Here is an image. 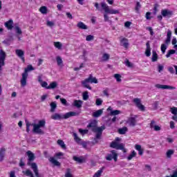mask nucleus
<instances>
[{"instance_id": "obj_1", "label": "nucleus", "mask_w": 177, "mask_h": 177, "mask_svg": "<svg viewBox=\"0 0 177 177\" xmlns=\"http://www.w3.org/2000/svg\"><path fill=\"white\" fill-rule=\"evenodd\" d=\"M46 122L45 120H39L37 124L35 123H30L29 122H26V132L28 133L30 132V127H33L32 133H37V135H44L45 132L42 130V128L45 127Z\"/></svg>"}, {"instance_id": "obj_2", "label": "nucleus", "mask_w": 177, "mask_h": 177, "mask_svg": "<svg viewBox=\"0 0 177 177\" xmlns=\"http://www.w3.org/2000/svg\"><path fill=\"white\" fill-rule=\"evenodd\" d=\"M87 128H91V130L96 133L94 141L95 143H97V139H100L102 137L103 131L106 129V126L102 125L100 127H97V122L96 120H93L88 124Z\"/></svg>"}, {"instance_id": "obj_3", "label": "nucleus", "mask_w": 177, "mask_h": 177, "mask_svg": "<svg viewBox=\"0 0 177 177\" xmlns=\"http://www.w3.org/2000/svg\"><path fill=\"white\" fill-rule=\"evenodd\" d=\"M120 140H121V138L117 137L115 141H113L111 143L110 147H112V149H115L116 150H122L123 153H127L125 145H124V143H118Z\"/></svg>"}, {"instance_id": "obj_4", "label": "nucleus", "mask_w": 177, "mask_h": 177, "mask_svg": "<svg viewBox=\"0 0 177 177\" xmlns=\"http://www.w3.org/2000/svg\"><path fill=\"white\" fill-rule=\"evenodd\" d=\"M34 67L32 65H28L27 68H25L24 72L22 73V77L21 79V86L24 87L27 85V78L28 77V71H32Z\"/></svg>"}, {"instance_id": "obj_5", "label": "nucleus", "mask_w": 177, "mask_h": 177, "mask_svg": "<svg viewBox=\"0 0 177 177\" xmlns=\"http://www.w3.org/2000/svg\"><path fill=\"white\" fill-rule=\"evenodd\" d=\"M171 37H172V32L169 30H167V39L165 41V44H161L160 50L162 53L164 55L167 48H168V45L171 44Z\"/></svg>"}, {"instance_id": "obj_6", "label": "nucleus", "mask_w": 177, "mask_h": 177, "mask_svg": "<svg viewBox=\"0 0 177 177\" xmlns=\"http://www.w3.org/2000/svg\"><path fill=\"white\" fill-rule=\"evenodd\" d=\"M73 138H74V140L76 142V143H77V145H82V147L84 149H86L88 144L86 143V142L82 141V140L80 138H78V135H77V133H73Z\"/></svg>"}, {"instance_id": "obj_7", "label": "nucleus", "mask_w": 177, "mask_h": 177, "mask_svg": "<svg viewBox=\"0 0 177 177\" xmlns=\"http://www.w3.org/2000/svg\"><path fill=\"white\" fill-rule=\"evenodd\" d=\"M133 102L136 104V107L140 110V111H145L146 110V107L142 104V101L140 98H134Z\"/></svg>"}, {"instance_id": "obj_8", "label": "nucleus", "mask_w": 177, "mask_h": 177, "mask_svg": "<svg viewBox=\"0 0 177 177\" xmlns=\"http://www.w3.org/2000/svg\"><path fill=\"white\" fill-rule=\"evenodd\" d=\"M6 59V53L3 50H0V72L2 67L5 66V59Z\"/></svg>"}, {"instance_id": "obj_9", "label": "nucleus", "mask_w": 177, "mask_h": 177, "mask_svg": "<svg viewBox=\"0 0 177 177\" xmlns=\"http://www.w3.org/2000/svg\"><path fill=\"white\" fill-rule=\"evenodd\" d=\"M118 157V154H117V152H115V150H112L111 151V153H109L106 156V160H107V161H111V160L113 159L115 162H117Z\"/></svg>"}, {"instance_id": "obj_10", "label": "nucleus", "mask_w": 177, "mask_h": 177, "mask_svg": "<svg viewBox=\"0 0 177 177\" xmlns=\"http://www.w3.org/2000/svg\"><path fill=\"white\" fill-rule=\"evenodd\" d=\"M161 15L162 17H166L167 19H169L170 17H172V15H174V12L168 9H164L161 10Z\"/></svg>"}, {"instance_id": "obj_11", "label": "nucleus", "mask_w": 177, "mask_h": 177, "mask_svg": "<svg viewBox=\"0 0 177 177\" xmlns=\"http://www.w3.org/2000/svg\"><path fill=\"white\" fill-rule=\"evenodd\" d=\"M155 86L158 89H171V90L176 89V87L175 86H168L165 84H156Z\"/></svg>"}, {"instance_id": "obj_12", "label": "nucleus", "mask_w": 177, "mask_h": 177, "mask_svg": "<svg viewBox=\"0 0 177 177\" xmlns=\"http://www.w3.org/2000/svg\"><path fill=\"white\" fill-rule=\"evenodd\" d=\"M15 53L17 56H18V57H19L22 60L23 63L26 62V60L24 59V51H23V50L17 49L15 50Z\"/></svg>"}, {"instance_id": "obj_13", "label": "nucleus", "mask_w": 177, "mask_h": 177, "mask_svg": "<svg viewBox=\"0 0 177 177\" xmlns=\"http://www.w3.org/2000/svg\"><path fill=\"white\" fill-rule=\"evenodd\" d=\"M127 124L129 125V127H136V118L131 117L129 118L127 121Z\"/></svg>"}, {"instance_id": "obj_14", "label": "nucleus", "mask_w": 177, "mask_h": 177, "mask_svg": "<svg viewBox=\"0 0 177 177\" xmlns=\"http://www.w3.org/2000/svg\"><path fill=\"white\" fill-rule=\"evenodd\" d=\"M120 44L122 46H124L126 49H128V46H129V43H128V39L123 38L120 40Z\"/></svg>"}, {"instance_id": "obj_15", "label": "nucleus", "mask_w": 177, "mask_h": 177, "mask_svg": "<svg viewBox=\"0 0 177 177\" xmlns=\"http://www.w3.org/2000/svg\"><path fill=\"white\" fill-rule=\"evenodd\" d=\"M107 111H111L110 115H118V114H120L121 113V111H120L119 110L113 111L111 106H109V108L107 109Z\"/></svg>"}, {"instance_id": "obj_16", "label": "nucleus", "mask_w": 177, "mask_h": 177, "mask_svg": "<svg viewBox=\"0 0 177 177\" xmlns=\"http://www.w3.org/2000/svg\"><path fill=\"white\" fill-rule=\"evenodd\" d=\"M4 26L8 30H12V28H13V20L10 19L8 21H6Z\"/></svg>"}, {"instance_id": "obj_17", "label": "nucleus", "mask_w": 177, "mask_h": 177, "mask_svg": "<svg viewBox=\"0 0 177 177\" xmlns=\"http://www.w3.org/2000/svg\"><path fill=\"white\" fill-rule=\"evenodd\" d=\"M86 80L90 84H97L98 82L97 79H96V77H93L92 75H90L89 77L86 78Z\"/></svg>"}, {"instance_id": "obj_18", "label": "nucleus", "mask_w": 177, "mask_h": 177, "mask_svg": "<svg viewBox=\"0 0 177 177\" xmlns=\"http://www.w3.org/2000/svg\"><path fill=\"white\" fill-rule=\"evenodd\" d=\"M48 161H50V162H51V164H53L55 165V167H60V162L59 161H57L56 159H55V158H53V157H50L48 159Z\"/></svg>"}, {"instance_id": "obj_19", "label": "nucleus", "mask_w": 177, "mask_h": 177, "mask_svg": "<svg viewBox=\"0 0 177 177\" xmlns=\"http://www.w3.org/2000/svg\"><path fill=\"white\" fill-rule=\"evenodd\" d=\"M6 151V149L1 148L0 149V162L3 161V158H5V153Z\"/></svg>"}, {"instance_id": "obj_20", "label": "nucleus", "mask_w": 177, "mask_h": 177, "mask_svg": "<svg viewBox=\"0 0 177 177\" xmlns=\"http://www.w3.org/2000/svg\"><path fill=\"white\" fill-rule=\"evenodd\" d=\"M82 103L83 102L81 100H75L73 102V106L77 107V109H81V107H82Z\"/></svg>"}, {"instance_id": "obj_21", "label": "nucleus", "mask_w": 177, "mask_h": 177, "mask_svg": "<svg viewBox=\"0 0 177 177\" xmlns=\"http://www.w3.org/2000/svg\"><path fill=\"white\" fill-rule=\"evenodd\" d=\"M13 40V37L10 36V37L2 41V44L6 45V46H9L10 45V42Z\"/></svg>"}, {"instance_id": "obj_22", "label": "nucleus", "mask_w": 177, "mask_h": 177, "mask_svg": "<svg viewBox=\"0 0 177 177\" xmlns=\"http://www.w3.org/2000/svg\"><path fill=\"white\" fill-rule=\"evenodd\" d=\"M136 150L138 151L139 156H143L144 150L142 149V145H135Z\"/></svg>"}, {"instance_id": "obj_23", "label": "nucleus", "mask_w": 177, "mask_h": 177, "mask_svg": "<svg viewBox=\"0 0 177 177\" xmlns=\"http://www.w3.org/2000/svg\"><path fill=\"white\" fill-rule=\"evenodd\" d=\"M102 114H103V109H99L93 113V117L98 118V117H100Z\"/></svg>"}, {"instance_id": "obj_24", "label": "nucleus", "mask_w": 177, "mask_h": 177, "mask_svg": "<svg viewBox=\"0 0 177 177\" xmlns=\"http://www.w3.org/2000/svg\"><path fill=\"white\" fill-rule=\"evenodd\" d=\"M89 82L87 80V79H86L84 81L82 82V85H83V86L84 88H86L87 89H89L90 91H92V87H91V86H89Z\"/></svg>"}, {"instance_id": "obj_25", "label": "nucleus", "mask_w": 177, "mask_h": 177, "mask_svg": "<svg viewBox=\"0 0 177 177\" xmlns=\"http://www.w3.org/2000/svg\"><path fill=\"white\" fill-rule=\"evenodd\" d=\"M73 159L74 160V161H76L79 164H82V162L85 161V159H84L82 156H80V157L73 156Z\"/></svg>"}, {"instance_id": "obj_26", "label": "nucleus", "mask_w": 177, "mask_h": 177, "mask_svg": "<svg viewBox=\"0 0 177 177\" xmlns=\"http://www.w3.org/2000/svg\"><path fill=\"white\" fill-rule=\"evenodd\" d=\"M127 132H128V127H123L118 129V133H120V135H125Z\"/></svg>"}, {"instance_id": "obj_27", "label": "nucleus", "mask_w": 177, "mask_h": 177, "mask_svg": "<svg viewBox=\"0 0 177 177\" xmlns=\"http://www.w3.org/2000/svg\"><path fill=\"white\" fill-rule=\"evenodd\" d=\"M175 153V150L174 149H168L166 152V157L167 158H171L172 156Z\"/></svg>"}, {"instance_id": "obj_28", "label": "nucleus", "mask_w": 177, "mask_h": 177, "mask_svg": "<svg viewBox=\"0 0 177 177\" xmlns=\"http://www.w3.org/2000/svg\"><path fill=\"white\" fill-rule=\"evenodd\" d=\"M77 27H78V28H80V30H88V26L81 21L77 24Z\"/></svg>"}, {"instance_id": "obj_29", "label": "nucleus", "mask_w": 177, "mask_h": 177, "mask_svg": "<svg viewBox=\"0 0 177 177\" xmlns=\"http://www.w3.org/2000/svg\"><path fill=\"white\" fill-rule=\"evenodd\" d=\"M158 60V55L157 54V52L156 50L152 51V57H151V62H157Z\"/></svg>"}, {"instance_id": "obj_30", "label": "nucleus", "mask_w": 177, "mask_h": 177, "mask_svg": "<svg viewBox=\"0 0 177 177\" xmlns=\"http://www.w3.org/2000/svg\"><path fill=\"white\" fill-rule=\"evenodd\" d=\"M52 120H63V115L59 113H55L51 116Z\"/></svg>"}, {"instance_id": "obj_31", "label": "nucleus", "mask_w": 177, "mask_h": 177, "mask_svg": "<svg viewBox=\"0 0 177 177\" xmlns=\"http://www.w3.org/2000/svg\"><path fill=\"white\" fill-rule=\"evenodd\" d=\"M57 87V82H51L48 87H46V89H55Z\"/></svg>"}, {"instance_id": "obj_32", "label": "nucleus", "mask_w": 177, "mask_h": 177, "mask_svg": "<svg viewBox=\"0 0 177 177\" xmlns=\"http://www.w3.org/2000/svg\"><path fill=\"white\" fill-rule=\"evenodd\" d=\"M101 6H102L103 10H104L105 13H109L110 8H109V6H107L106 4V3H102Z\"/></svg>"}, {"instance_id": "obj_33", "label": "nucleus", "mask_w": 177, "mask_h": 177, "mask_svg": "<svg viewBox=\"0 0 177 177\" xmlns=\"http://www.w3.org/2000/svg\"><path fill=\"white\" fill-rule=\"evenodd\" d=\"M57 145H59V146H61L62 149H64V150H66V144H64V141L62 140H58L57 141Z\"/></svg>"}, {"instance_id": "obj_34", "label": "nucleus", "mask_w": 177, "mask_h": 177, "mask_svg": "<svg viewBox=\"0 0 177 177\" xmlns=\"http://www.w3.org/2000/svg\"><path fill=\"white\" fill-rule=\"evenodd\" d=\"M56 61L57 66H63V59H62V57L57 56Z\"/></svg>"}, {"instance_id": "obj_35", "label": "nucleus", "mask_w": 177, "mask_h": 177, "mask_svg": "<svg viewBox=\"0 0 177 177\" xmlns=\"http://www.w3.org/2000/svg\"><path fill=\"white\" fill-rule=\"evenodd\" d=\"M23 174L26 175V176H30V177H34V174H32V171L30 169H27L26 171H24Z\"/></svg>"}, {"instance_id": "obj_36", "label": "nucleus", "mask_w": 177, "mask_h": 177, "mask_svg": "<svg viewBox=\"0 0 177 177\" xmlns=\"http://www.w3.org/2000/svg\"><path fill=\"white\" fill-rule=\"evenodd\" d=\"M103 169H104V167H102L100 170H98L93 177H100L102 176V174H103Z\"/></svg>"}, {"instance_id": "obj_37", "label": "nucleus", "mask_w": 177, "mask_h": 177, "mask_svg": "<svg viewBox=\"0 0 177 177\" xmlns=\"http://www.w3.org/2000/svg\"><path fill=\"white\" fill-rule=\"evenodd\" d=\"M50 106L51 107L50 112L55 113V110H56V108L57 107V104H56V102H51Z\"/></svg>"}, {"instance_id": "obj_38", "label": "nucleus", "mask_w": 177, "mask_h": 177, "mask_svg": "<svg viewBox=\"0 0 177 177\" xmlns=\"http://www.w3.org/2000/svg\"><path fill=\"white\" fill-rule=\"evenodd\" d=\"M39 12H41L42 15H46V13H48V8L46 6H42L39 8Z\"/></svg>"}, {"instance_id": "obj_39", "label": "nucleus", "mask_w": 177, "mask_h": 177, "mask_svg": "<svg viewBox=\"0 0 177 177\" xmlns=\"http://www.w3.org/2000/svg\"><path fill=\"white\" fill-rule=\"evenodd\" d=\"M109 59H110V55H109L107 53H104L102 55V59L101 62H107V60H109Z\"/></svg>"}, {"instance_id": "obj_40", "label": "nucleus", "mask_w": 177, "mask_h": 177, "mask_svg": "<svg viewBox=\"0 0 177 177\" xmlns=\"http://www.w3.org/2000/svg\"><path fill=\"white\" fill-rule=\"evenodd\" d=\"M175 53H176V50H169L168 52H167V55H166V57H171V55H175Z\"/></svg>"}, {"instance_id": "obj_41", "label": "nucleus", "mask_w": 177, "mask_h": 177, "mask_svg": "<svg viewBox=\"0 0 177 177\" xmlns=\"http://www.w3.org/2000/svg\"><path fill=\"white\" fill-rule=\"evenodd\" d=\"M54 46L57 48V49H62V47L63 46V44L60 43V41H55L54 42Z\"/></svg>"}, {"instance_id": "obj_42", "label": "nucleus", "mask_w": 177, "mask_h": 177, "mask_svg": "<svg viewBox=\"0 0 177 177\" xmlns=\"http://www.w3.org/2000/svg\"><path fill=\"white\" fill-rule=\"evenodd\" d=\"M133 157H136V152L135 151H132L131 153L127 157V160L131 161Z\"/></svg>"}, {"instance_id": "obj_43", "label": "nucleus", "mask_w": 177, "mask_h": 177, "mask_svg": "<svg viewBox=\"0 0 177 177\" xmlns=\"http://www.w3.org/2000/svg\"><path fill=\"white\" fill-rule=\"evenodd\" d=\"M109 15H118L120 14V11L118 10H110L108 11Z\"/></svg>"}, {"instance_id": "obj_44", "label": "nucleus", "mask_w": 177, "mask_h": 177, "mask_svg": "<svg viewBox=\"0 0 177 177\" xmlns=\"http://www.w3.org/2000/svg\"><path fill=\"white\" fill-rule=\"evenodd\" d=\"M15 30L17 32V34H19V35H21L22 34V31H21V29L20 28V27H19L18 25H15Z\"/></svg>"}, {"instance_id": "obj_45", "label": "nucleus", "mask_w": 177, "mask_h": 177, "mask_svg": "<svg viewBox=\"0 0 177 177\" xmlns=\"http://www.w3.org/2000/svg\"><path fill=\"white\" fill-rule=\"evenodd\" d=\"M83 100H88L89 99V95L88 91H85L82 95Z\"/></svg>"}, {"instance_id": "obj_46", "label": "nucleus", "mask_w": 177, "mask_h": 177, "mask_svg": "<svg viewBox=\"0 0 177 177\" xmlns=\"http://www.w3.org/2000/svg\"><path fill=\"white\" fill-rule=\"evenodd\" d=\"M124 64H125V66H127V67H129V68L133 67V64L132 63H131V62H129V59L125 60Z\"/></svg>"}, {"instance_id": "obj_47", "label": "nucleus", "mask_w": 177, "mask_h": 177, "mask_svg": "<svg viewBox=\"0 0 177 177\" xmlns=\"http://www.w3.org/2000/svg\"><path fill=\"white\" fill-rule=\"evenodd\" d=\"M70 117H71V114L70 112H68L64 115H62V120H67V118H70Z\"/></svg>"}, {"instance_id": "obj_48", "label": "nucleus", "mask_w": 177, "mask_h": 177, "mask_svg": "<svg viewBox=\"0 0 177 177\" xmlns=\"http://www.w3.org/2000/svg\"><path fill=\"white\" fill-rule=\"evenodd\" d=\"M103 104V100L100 98H97L95 101L96 106H102Z\"/></svg>"}, {"instance_id": "obj_49", "label": "nucleus", "mask_w": 177, "mask_h": 177, "mask_svg": "<svg viewBox=\"0 0 177 177\" xmlns=\"http://www.w3.org/2000/svg\"><path fill=\"white\" fill-rule=\"evenodd\" d=\"M65 177H73V174H71V169H67Z\"/></svg>"}, {"instance_id": "obj_50", "label": "nucleus", "mask_w": 177, "mask_h": 177, "mask_svg": "<svg viewBox=\"0 0 177 177\" xmlns=\"http://www.w3.org/2000/svg\"><path fill=\"white\" fill-rule=\"evenodd\" d=\"M140 8H142V5H140V3L139 1H137L135 10H136V12H139V10L140 9Z\"/></svg>"}, {"instance_id": "obj_51", "label": "nucleus", "mask_w": 177, "mask_h": 177, "mask_svg": "<svg viewBox=\"0 0 177 177\" xmlns=\"http://www.w3.org/2000/svg\"><path fill=\"white\" fill-rule=\"evenodd\" d=\"M145 55L147 57H149L151 55V48H146Z\"/></svg>"}, {"instance_id": "obj_52", "label": "nucleus", "mask_w": 177, "mask_h": 177, "mask_svg": "<svg viewBox=\"0 0 177 177\" xmlns=\"http://www.w3.org/2000/svg\"><path fill=\"white\" fill-rule=\"evenodd\" d=\"M114 77L115 78L118 82H121V75L120 74H115Z\"/></svg>"}, {"instance_id": "obj_53", "label": "nucleus", "mask_w": 177, "mask_h": 177, "mask_svg": "<svg viewBox=\"0 0 177 177\" xmlns=\"http://www.w3.org/2000/svg\"><path fill=\"white\" fill-rule=\"evenodd\" d=\"M93 38H94L93 35H88L86 37V41H93Z\"/></svg>"}, {"instance_id": "obj_54", "label": "nucleus", "mask_w": 177, "mask_h": 177, "mask_svg": "<svg viewBox=\"0 0 177 177\" xmlns=\"http://www.w3.org/2000/svg\"><path fill=\"white\" fill-rule=\"evenodd\" d=\"M79 132L80 133H81L82 135H86V133H88V131L86 129H79Z\"/></svg>"}, {"instance_id": "obj_55", "label": "nucleus", "mask_w": 177, "mask_h": 177, "mask_svg": "<svg viewBox=\"0 0 177 177\" xmlns=\"http://www.w3.org/2000/svg\"><path fill=\"white\" fill-rule=\"evenodd\" d=\"M165 177H177V170L173 171L171 174L169 176H166Z\"/></svg>"}, {"instance_id": "obj_56", "label": "nucleus", "mask_w": 177, "mask_h": 177, "mask_svg": "<svg viewBox=\"0 0 177 177\" xmlns=\"http://www.w3.org/2000/svg\"><path fill=\"white\" fill-rule=\"evenodd\" d=\"M171 114H174V115H177V108L176 107L171 108Z\"/></svg>"}, {"instance_id": "obj_57", "label": "nucleus", "mask_w": 177, "mask_h": 177, "mask_svg": "<svg viewBox=\"0 0 177 177\" xmlns=\"http://www.w3.org/2000/svg\"><path fill=\"white\" fill-rule=\"evenodd\" d=\"M146 30L149 31L150 35H151V36L154 35V32L153 31V28H151V27H147Z\"/></svg>"}, {"instance_id": "obj_58", "label": "nucleus", "mask_w": 177, "mask_h": 177, "mask_svg": "<svg viewBox=\"0 0 177 177\" xmlns=\"http://www.w3.org/2000/svg\"><path fill=\"white\" fill-rule=\"evenodd\" d=\"M47 26L48 27H53L55 26V22L50 21H47Z\"/></svg>"}, {"instance_id": "obj_59", "label": "nucleus", "mask_w": 177, "mask_h": 177, "mask_svg": "<svg viewBox=\"0 0 177 177\" xmlns=\"http://www.w3.org/2000/svg\"><path fill=\"white\" fill-rule=\"evenodd\" d=\"M164 70V66L161 65V64H159L158 66V73H161V71H163Z\"/></svg>"}, {"instance_id": "obj_60", "label": "nucleus", "mask_w": 177, "mask_h": 177, "mask_svg": "<svg viewBox=\"0 0 177 177\" xmlns=\"http://www.w3.org/2000/svg\"><path fill=\"white\" fill-rule=\"evenodd\" d=\"M158 8V4H155L153 6V15H157V9Z\"/></svg>"}, {"instance_id": "obj_61", "label": "nucleus", "mask_w": 177, "mask_h": 177, "mask_svg": "<svg viewBox=\"0 0 177 177\" xmlns=\"http://www.w3.org/2000/svg\"><path fill=\"white\" fill-rule=\"evenodd\" d=\"M70 113H71V117H75L77 115H80V113L78 112L70 111Z\"/></svg>"}, {"instance_id": "obj_62", "label": "nucleus", "mask_w": 177, "mask_h": 177, "mask_svg": "<svg viewBox=\"0 0 177 177\" xmlns=\"http://www.w3.org/2000/svg\"><path fill=\"white\" fill-rule=\"evenodd\" d=\"M60 102L64 106H67V100L64 98H60Z\"/></svg>"}, {"instance_id": "obj_63", "label": "nucleus", "mask_w": 177, "mask_h": 177, "mask_svg": "<svg viewBox=\"0 0 177 177\" xmlns=\"http://www.w3.org/2000/svg\"><path fill=\"white\" fill-rule=\"evenodd\" d=\"M153 107L154 110H157L158 109V101H156L155 102H153Z\"/></svg>"}, {"instance_id": "obj_64", "label": "nucleus", "mask_w": 177, "mask_h": 177, "mask_svg": "<svg viewBox=\"0 0 177 177\" xmlns=\"http://www.w3.org/2000/svg\"><path fill=\"white\" fill-rule=\"evenodd\" d=\"M41 86H42L43 88H46H46H48V82H43L41 84Z\"/></svg>"}]
</instances>
